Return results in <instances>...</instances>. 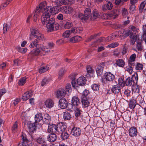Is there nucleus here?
<instances>
[{
    "label": "nucleus",
    "mask_w": 146,
    "mask_h": 146,
    "mask_svg": "<svg viewBox=\"0 0 146 146\" xmlns=\"http://www.w3.org/2000/svg\"><path fill=\"white\" fill-rule=\"evenodd\" d=\"M58 11V9L56 7H46V3L44 2L41 3L36 8L35 13L38 15L41 12L43 13L41 18V22L43 25H46L48 31L52 32L58 30L59 25L55 22V19L50 18V16L52 14H56Z\"/></svg>",
    "instance_id": "f257e3e1"
},
{
    "label": "nucleus",
    "mask_w": 146,
    "mask_h": 146,
    "mask_svg": "<svg viewBox=\"0 0 146 146\" xmlns=\"http://www.w3.org/2000/svg\"><path fill=\"white\" fill-rule=\"evenodd\" d=\"M86 80L84 76H81L79 77L77 80V83L75 79L72 80L71 84L73 87L75 89L78 86H83L86 83Z\"/></svg>",
    "instance_id": "f03ea898"
},
{
    "label": "nucleus",
    "mask_w": 146,
    "mask_h": 146,
    "mask_svg": "<svg viewBox=\"0 0 146 146\" xmlns=\"http://www.w3.org/2000/svg\"><path fill=\"white\" fill-rule=\"evenodd\" d=\"M123 82L122 78H119L118 79V84L119 85H116L112 86L111 91V92L115 94H121V88L119 85H121Z\"/></svg>",
    "instance_id": "7ed1b4c3"
},
{
    "label": "nucleus",
    "mask_w": 146,
    "mask_h": 146,
    "mask_svg": "<svg viewBox=\"0 0 146 146\" xmlns=\"http://www.w3.org/2000/svg\"><path fill=\"white\" fill-rule=\"evenodd\" d=\"M91 12V10L90 8H86L84 11V14H79L78 16V17L83 21L87 20L90 17Z\"/></svg>",
    "instance_id": "20e7f679"
},
{
    "label": "nucleus",
    "mask_w": 146,
    "mask_h": 146,
    "mask_svg": "<svg viewBox=\"0 0 146 146\" xmlns=\"http://www.w3.org/2000/svg\"><path fill=\"white\" fill-rule=\"evenodd\" d=\"M31 35L39 40L43 39L44 36L36 28H33L31 30Z\"/></svg>",
    "instance_id": "39448f33"
},
{
    "label": "nucleus",
    "mask_w": 146,
    "mask_h": 146,
    "mask_svg": "<svg viewBox=\"0 0 146 146\" xmlns=\"http://www.w3.org/2000/svg\"><path fill=\"white\" fill-rule=\"evenodd\" d=\"M113 7V5L111 2L109 1H106V3L102 5V9L104 12H106L110 10Z\"/></svg>",
    "instance_id": "423d86ee"
},
{
    "label": "nucleus",
    "mask_w": 146,
    "mask_h": 146,
    "mask_svg": "<svg viewBox=\"0 0 146 146\" xmlns=\"http://www.w3.org/2000/svg\"><path fill=\"white\" fill-rule=\"evenodd\" d=\"M105 67V63L102 62L98 66L96 69V71L98 76H101L103 74V69Z\"/></svg>",
    "instance_id": "0eeeda50"
},
{
    "label": "nucleus",
    "mask_w": 146,
    "mask_h": 146,
    "mask_svg": "<svg viewBox=\"0 0 146 146\" xmlns=\"http://www.w3.org/2000/svg\"><path fill=\"white\" fill-rule=\"evenodd\" d=\"M37 125V124H36L35 122L32 123L31 121L28 122L27 124V127L30 133H33L36 131V125Z\"/></svg>",
    "instance_id": "6e6552de"
},
{
    "label": "nucleus",
    "mask_w": 146,
    "mask_h": 146,
    "mask_svg": "<svg viewBox=\"0 0 146 146\" xmlns=\"http://www.w3.org/2000/svg\"><path fill=\"white\" fill-rule=\"evenodd\" d=\"M22 142L21 143H19L18 146H30L31 142L28 140L25 137L22 136Z\"/></svg>",
    "instance_id": "1a4fd4ad"
},
{
    "label": "nucleus",
    "mask_w": 146,
    "mask_h": 146,
    "mask_svg": "<svg viewBox=\"0 0 146 146\" xmlns=\"http://www.w3.org/2000/svg\"><path fill=\"white\" fill-rule=\"evenodd\" d=\"M58 133H61L64 131L66 128V126L65 124L63 122H60L57 125Z\"/></svg>",
    "instance_id": "9d476101"
},
{
    "label": "nucleus",
    "mask_w": 146,
    "mask_h": 146,
    "mask_svg": "<svg viewBox=\"0 0 146 146\" xmlns=\"http://www.w3.org/2000/svg\"><path fill=\"white\" fill-rule=\"evenodd\" d=\"M137 96V97L136 100V102L138 103L139 105L142 108H143L145 106H146V104L145 103L143 98L141 96Z\"/></svg>",
    "instance_id": "9b49d317"
},
{
    "label": "nucleus",
    "mask_w": 146,
    "mask_h": 146,
    "mask_svg": "<svg viewBox=\"0 0 146 146\" xmlns=\"http://www.w3.org/2000/svg\"><path fill=\"white\" fill-rule=\"evenodd\" d=\"M137 129L134 127H132L129 130V135L131 137H136L138 134Z\"/></svg>",
    "instance_id": "f8f14e48"
},
{
    "label": "nucleus",
    "mask_w": 146,
    "mask_h": 146,
    "mask_svg": "<svg viewBox=\"0 0 146 146\" xmlns=\"http://www.w3.org/2000/svg\"><path fill=\"white\" fill-rule=\"evenodd\" d=\"M81 132V131L80 128L74 127L71 129V134L74 136H78L80 134Z\"/></svg>",
    "instance_id": "ddd939ff"
},
{
    "label": "nucleus",
    "mask_w": 146,
    "mask_h": 146,
    "mask_svg": "<svg viewBox=\"0 0 146 146\" xmlns=\"http://www.w3.org/2000/svg\"><path fill=\"white\" fill-rule=\"evenodd\" d=\"M48 131L50 133H58L57 125L54 124H50L48 125Z\"/></svg>",
    "instance_id": "4468645a"
},
{
    "label": "nucleus",
    "mask_w": 146,
    "mask_h": 146,
    "mask_svg": "<svg viewBox=\"0 0 146 146\" xmlns=\"http://www.w3.org/2000/svg\"><path fill=\"white\" fill-rule=\"evenodd\" d=\"M104 76L106 80L109 82L112 81L115 78L114 75L110 72H107L105 73Z\"/></svg>",
    "instance_id": "2eb2a0df"
},
{
    "label": "nucleus",
    "mask_w": 146,
    "mask_h": 146,
    "mask_svg": "<svg viewBox=\"0 0 146 146\" xmlns=\"http://www.w3.org/2000/svg\"><path fill=\"white\" fill-rule=\"evenodd\" d=\"M44 105L46 108L50 109L53 107L54 102L51 99H48L44 102Z\"/></svg>",
    "instance_id": "dca6fc26"
},
{
    "label": "nucleus",
    "mask_w": 146,
    "mask_h": 146,
    "mask_svg": "<svg viewBox=\"0 0 146 146\" xmlns=\"http://www.w3.org/2000/svg\"><path fill=\"white\" fill-rule=\"evenodd\" d=\"M59 107L62 109L65 108L67 106V102L65 98L60 99L59 100Z\"/></svg>",
    "instance_id": "f3484780"
},
{
    "label": "nucleus",
    "mask_w": 146,
    "mask_h": 146,
    "mask_svg": "<svg viewBox=\"0 0 146 146\" xmlns=\"http://www.w3.org/2000/svg\"><path fill=\"white\" fill-rule=\"evenodd\" d=\"M132 90L134 94H136L137 96L139 95L140 86L137 84L135 83L132 86Z\"/></svg>",
    "instance_id": "a211bd4d"
},
{
    "label": "nucleus",
    "mask_w": 146,
    "mask_h": 146,
    "mask_svg": "<svg viewBox=\"0 0 146 146\" xmlns=\"http://www.w3.org/2000/svg\"><path fill=\"white\" fill-rule=\"evenodd\" d=\"M33 95L32 92L30 90L25 93L22 96V99L26 101L31 97Z\"/></svg>",
    "instance_id": "6ab92c4d"
},
{
    "label": "nucleus",
    "mask_w": 146,
    "mask_h": 146,
    "mask_svg": "<svg viewBox=\"0 0 146 146\" xmlns=\"http://www.w3.org/2000/svg\"><path fill=\"white\" fill-rule=\"evenodd\" d=\"M66 92L63 88L59 89L56 92V96L58 98H61L64 97L66 94Z\"/></svg>",
    "instance_id": "aec40b11"
},
{
    "label": "nucleus",
    "mask_w": 146,
    "mask_h": 146,
    "mask_svg": "<svg viewBox=\"0 0 146 146\" xmlns=\"http://www.w3.org/2000/svg\"><path fill=\"white\" fill-rule=\"evenodd\" d=\"M38 39L37 38L33 40L32 42L29 45L30 48H33L35 47L37 48H40V45L41 44H38Z\"/></svg>",
    "instance_id": "412c9836"
},
{
    "label": "nucleus",
    "mask_w": 146,
    "mask_h": 146,
    "mask_svg": "<svg viewBox=\"0 0 146 146\" xmlns=\"http://www.w3.org/2000/svg\"><path fill=\"white\" fill-rule=\"evenodd\" d=\"M73 34L75 35H78L82 33L83 29L82 27H75L71 29Z\"/></svg>",
    "instance_id": "4be33fe9"
},
{
    "label": "nucleus",
    "mask_w": 146,
    "mask_h": 146,
    "mask_svg": "<svg viewBox=\"0 0 146 146\" xmlns=\"http://www.w3.org/2000/svg\"><path fill=\"white\" fill-rule=\"evenodd\" d=\"M43 120L42 114L40 113H38L35 115V123L37 124Z\"/></svg>",
    "instance_id": "5701e85b"
},
{
    "label": "nucleus",
    "mask_w": 146,
    "mask_h": 146,
    "mask_svg": "<svg viewBox=\"0 0 146 146\" xmlns=\"http://www.w3.org/2000/svg\"><path fill=\"white\" fill-rule=\"evenodd\" d=\"M72 105L74 107H79L80 105V102L78 97L74 96L72 98Z\"/></svg>",
    "instance_id": "b1692460"
},
{
    "label": "nucleus",
    "mask_w": 146,
    "mask_h": 146,
    "mask_svg": "<svg viewBox=\"0 0 146 146\" xmlns=\"http://www.w3.org/2000/svg\"><path fill=\"white\" fill-rule=\"evenodd\" d=\"M40 48H36V49L33 50L29 54V57L32 58V55L33 56L38 55L40 52Z\"/></svg>",
    "instance_id": "393cba45"
},
{
    "label": "nucleus",
    "mask_w": 146,
    "mask_h": 146,
    "mask_svg": "<svg viewBox=\"0 0 146 146\" xmlns=\"http://www.w3.org/2000/svg\"><path fill=\"white\" fill-rule=\"evenodd\" d=\"M81 102L83 107L86 108L89 106L90 102L87 98H81Z\"/></svg>",
    "instance_id": "a878e982"
},
{
    "label": "nucleus",
    "mask_w": 146,
    "mask_h": 146,
    "mask_svg": "<svg viewBox=\"0 0 146 146\" xmlns=\"http://www.w3.org/2000/svg\"><path fill=\"white\" fill-rule=\"evenodd\" d=\"M57 138L56 135L54 133H51L47 136V139L50 142H53L55 141Z\"/></svg>",
    "instance_id": "bb28decb"
},
{
    "label": "nucleus",
    "mask_w": 146,
    "mask_h": 146,
    "mask_svg": "<svg viewBox=\"0 0 146 146\" xmlns=\"http://www.w3.org/2000/svg\"><path fill=\"white\" fill-rule=\"evenodd\" d=\"M135 83V82L133 80V79L131 77H128L126 80L125 84L126 86H130L134 85Z\"/></svg>",
    "instance_id": "cd10ccee"
},
{
    "label": "nucleus",
    "mask_w": 146,
    "mask_h": 146,
    "mask_svg": "<svg viewBox=\"0 0 146 146\" xmlns=\"http://www.w3.org/2000/svg\"><path fill=\"white\" fill-rule=\"evenodd\" d=\"M99 15L98 11L96 9H94L90 15L91 19L92 20H94L96 19Z\"/></svg>",
    "instance_id": "c85d7f7f"
},
{
    "label": "nucleus",
    "mask_w": 146,
    "mask_h": 146,
    "mask_svg": "<svg viewBox=\"0 0 146 146\" xmlns=\"http://www.w3.org/2000/svg\"><path fill=\"white\" fill-rule=\"evenodd\" d=\"M51 80L50 77H45L42 80L41 85L42 86H45L48 84Z\"/></svg>",
    "instance_id": "c756f323"
},
{
    "label": "nucleus",
    "mask_w": 146,
    "mask_h": 146,
    "mask_svg": "<svg viewBox=\"0 0 146 146\" xmlns=\"http://www.w3.org/2000/svg\"><path fill=\"white\" fill-rule=\"evenodd\" d=\"M81 39L82 38L81 37L78 36H76L70 38V41L72 43H76L80 41Z\"/></svg>",
    "instance_id": "7c9ffc66"
},
{
    "label": "nucleus",
    "mask_w": 146,
    "mask_h": 146,
    "mask_svg": "<svg viewBox=\"0 0 146 146\" xmlns=\"http://www.w3.org/2000/svg\"><path fill=\"white\" fill-rule=\"evenodd\" d=\"M131 39L130 42V44L132 45L135 43L137 39V35L136 33H133L132 34L129 36Z\"/></svg>",
    "instance_id": "2f4dec72"
},
{
    "label": "nucleus",
    "mask_w": 146,
    "mask_h": 146,
    "mask_svg": "<svg viewBox=\"0 0 146 146\" xmlns=\"http://www.w3.org/2000/svg\"><path fill=\"white\" fill-rule=\"evenodd\" d=\"M136 101L134 99L130 100L129 103V107L131 109H133L136 105Z\"/></svg>",
    "instance_id": "473e14b6"
},
{
    "label": "nucleus",
    "mask_w": 146,
    "mask_h": 146,
    "mask_svg": "<svg viewBox=\"0 0 146 146\" xmlns=\"http://www.w3.org/2000/svg\"><path fill=\"white\" fill-rule=\"evenodd\" d=\"M51 117L48 113H45L44 115V118L43 117V121L44 123H48L50 121Z\"/></svg>",
    "instance_id": "72a5a7b5"
},
{
    "label": "nucleus",
    "mask_w": 146,
    "mask_h": 146,
    "mask_svg": "<svg viewBox=\"0 0 146 146\" xmlns=\"http://www.w3.org/2000/svg\"><path fill=\"white\" fill-rule=\"evenodd\" d=\"M63 117L65 120H69L71 117V115L68 112L65 111L64 112Z\"/></svg>",
    "instance_id": "f704fd0d"
},
{
    "label": "nucleus",
    "mask_w": 146,
    "mask_h": 146,
    "mask_svg": "<svg viewBox=\"0 0 146 146\" xmlns=\"http://www.w3.org/2000/svg\"><path fill=\"white\" fill-rule=\"evenodd\" d=\"M73 34L72 29L68 30L65 31L63 34L62 36L65 38L69 37L70 35Z\"/></svg>",
    "instance_id": "c9c22d12"
},
{
    "label": "nucleus",
    "mask_w": 146,
    "mask_h": 146,
    "mask_svg": "<svg viewBox=\"0 0 146 146\" xmlns=\"http://www.w3.org/2000/svg\"><path fill=\"white\" fill-rule=\"evenodd\" d=\"M115 64L118 66L123 67L125 65V62L122 59H118L117 60Z\"/></svg>",
    "instance_id": "e433bc0d"
},
{
    "label": "nucleus",
    "mask_w": 146,
    "mask_h": 146,
    "mask_svg": "<svg viewBox=\"0 0 146 146\" xmlns=\"http://www.w3.org/2000/svg\"><path fill=\"white\" fill-rule=\"evenodd\" d=\"M18 122L17 121H16L13 125L11 128V130L13 133H15L17 131L18 129Z\"/></svg>",
    "instance_id": "4c0bfd02"
},
{
    "label": "nucleus",
    "mask_w": 146,
    "mask_h": 146,
    "mask_svg": "<svg viewBox=\"0 0 146 146\" xmlns=\"http://www.w3.org/2000/svg\"><path fill=\"white\" fill-rule=\"evenodd\" d=\"M146 4V1L145 0L142 1L140 4L139 9V12L142 13L143 10Z\"/></svg>",
    "instance_id": "58836bf2"
},
{
    "label": "nucleus",
    "mask_w": 146,
    "mask_h": 146,
    "mask_svg": "<svg viewBox=\"0 0 146 146\" xmlns=\"http://www.w3.org/2000/svg\"><path fill=\"white\" fill-rule=\"evenodd\" d=\"M110 18H115L118 15V12L116 10H115L114 11H111L110 13Z\"/></svg>",
    "instance_id": "ea45409f"
},
{
    "label": "nucleus",
    "mask_w": 146,
    "mask_h": 146,
    "mask_svg": "<svg viewBox=\"0 0 146 146\" xmlns=\"http://www.w3.org/2000/svg\"><path fill=\"white\" fill-rule=\"evenodd\" d=\"M17 50L20 52L22 53H25L27 51V49L26 48H22L20 46H17L16 47Z\"/></svg>",
    "instance_id": "a19ab883"
},
{
    "label": "nucleus",
    "mask_w": 146,
    "mask_h": 146,
    "mask_svg": "<svg viewBox=\"0 0 146 146\" xmlns=\"http://www.w3.org/2000/svg\"><path fill=\"white\" fill-rule=\"evenodd\" d=\"M74 113L76 117H78L80 116L81 114L80 110L79 107H74Z\"/></svg>",
    "instance_id": "79ce46f5"
},
{
    "label": "nucleus",
    "mask_w": 146,
    "mask_h": 146,
    "mask_svg": "<svg viewBox=\"0 0 146 146\" xmlns=\"http://www.w3.org/2000/svg\"><path fill=\"white\" fill-rule=\"evenodd\" d=\"M60 133L61 138L64 140L68 139L69 136V134L66 132L63 131Z\"/></svg>",
    "instance_id": "37998d69"
},
{
    "label": "nucleus",
    "mask_w": 146,
    "mask_h": 146,
    "mask_svg": "<svg viewBox=\"0 0 146 146\" xmlns=\"http://www.w3.org/2000/svg\"><path fill=\"white\" fill-rule=\"evenodd\" d=\"M128 29H130L132 32L133 31L134 33H137L139 31V29L138 28H137L133 25H130Z\"/></svg>",
    "instance_id": "c03bdc74"
},
{
    "label": "nucleus",
    "mask_w": 146,
    "mask_h": 146,
    "mask_svg": "<svg viewBox=\"0 0 146 146\" xmlns=\"http://www.w3.org/2000/svg\"><path fill=\"white\" fill-rule=\"evenodd\" d=\"M143 65L142 64L137 62L135 65V68L137 70H141L143 69Z\"/></svg>",
    "instance_id": "a18cd8bd"
},
{
    "label": "nucleus",
    "mask_w": 146,
    "mask_h": 146,
    "mask_svg": "<svg viewBox=\"0 0 146 146\" xmlns=\"http://www.w3.org/2000/svg\"><path fill=\"white\" fill-rule=\"evenodd\" d=\"M131 78L133 79V80L135 82V83H138V74L137 72H135Z\"/></svg>",
    "instance_id": "49530a36"
},
{
    "label": "nucleus",
    "mask_w": 146,
    "mask_h": 146,
    "mask_svg": "<svg viewBox=\"0 0 146 146\" xmlns=\"http://www.w3.org/2000/svg\"><path fill=\"white\" fill-rule=\"evenodd\" d=\"M73 26V24L71 21L67 22L64 24V27L65 29H68L70 28Z\"/></svg>",
    "instance_id": "de8ad7c7"
},
{
    "label": "nucleus",
    "mask_w": 146,
    "mask_h": 146,
    "mask_svg": "<svg viewBox=\"0 0 146 146\" xmlns=\"http://www.w3.org/2000/svg\"><path fill=\"white\" fill-rule=\"evenodd\" d=\"M136 48L138 50L141 51L142 50L143 46L141 41H138L136 45Z\"/></svg>",
    "instance_id": "09e8293b"
},
{
    "label": "nucleus",
    "mask_w": 146,
    "mask_h": 146,
    "mask_svg": "<svg viewBox=\"0 0 146 146\" xmlns=\"http://www.w3.org/2000/svg\"><path fill=\"white\" fill-rule=\"evenodd\" d=\"M131 92L130 90L127 89L125 90L124 92V95L127 97V98H129L131 96Z\"/></svg>",
    "instance_id": "8fccbe9b"
},
{
    "label": "nucleus",
    "mask_w": 146,
    "mask_h": 146,
    "mask_svg": "<svg viewBox=\"0 0 146 146\" xmlns=\"http://www.w3.org/2000/svg\"><path fill=\"white\" fill-rule=\"evenodd\" d=\"M49 67L47 66H42L39 69V72L41 74L47 71Z\"/></svg>",
    "instance_id": "3c124183"
},
{
    "label": "nucleus",
    "mask_w": 146,
    "mask_h": 146,
    "mask_svg": "<svg viewBox=\"0 0 146 146\" xmlns=\"http://www.w3.org/2000/svg\"><path fill=\"white\" fill-rule=\"evenodd\" d=\"M40 47L41 50H42L43 51H44L45 52H48L50 50V49L49 48L47 47L42 44L40 45Z\"/></svg>",
    "instance_id": "603ef678"
},
{
    "label": "nucleus",
    "mask_w": 146,
    "mask_h": 146,
    "mask_svg": "<svg viewBox=\"0 0 146 146\" xmlns=\"http://www.w3.org/2000/svg\"><path fill=\"white\" fill-rule=\"evenodd\" d=\"M60 11L62 13L67 14V6H62L60 8Z\"/></svg>",
    "instance_id": "864d4df0"
},
{
    "label": "nucleus",
    "mask_w": 146,
    "mask_h": 146,
    "mask_svg": "<svg viewBox=\"0 0 146 146\" xmlns=\"http://www.w3.org/2000/svg\"><path fill=\"white\" fill-rule=\"evenodd\" d=\"M26 79L27 78L26 77H24L21 78L19 81V84L21 86L23 85L26 83Z\"/></svg>",
    "instance_id": "5fc2aeb1"
},
{
    "label": "nucleus",
    "mask_w": 146,
    "mask_h": 146,
    "mask_svg": "<svg viewBox=\"0 0 146 146\" xmlns=\"http://www.w3.org/2000/svg\"><path fill=\"white\" fill-rule=\"evenodd\" d=\"M119 33L118 31H116L111 35L112 40L117 38L119 37L120 36L119 35Z\"/></svg>",
    "instance_id": "6e6d98bb"
},
{
    "label": "nucleus",
    "mask_w": 146,
    "mask_h": 146,
    "mask_svg": "<svg viewBox=\"0 0 146 146\" xmlns=\"http://www.w3.org/2000/svg\"><path fill=\"white\" fill-rule=\"evenodd\" d=\"M9 26H8L7 24L4 23L3 26V32L4 34L7 33V30L9 29Z\"/></svg>",
    "instance_id": "4d7b16f0"
},
{
    "label": "nucleus",
    "mask_w": 146,
    "mask_h": 146,
    "mask_svg": "<svg viewBox=\"0 0 146 146\" xmlns=\"http://www.w3.org/2000/svg\"><path fill=\"white\" fill-rule=\"evenodd\" d=\"M92 90L95 91H98L99 90V85L97 84H94L91 86Z\"/></svg>",
    "instance_id": "13d9d810"
},
{
    "label": "nucleus",
    "mask_w": 146,
    "mask_h": 146,
    "mask_svg": "<svg viewBox=\"0 0 146 146\" xmlns=\"http://www.w3.org/2000/svg\"><path fill=\"white\" fill-rule=\"evenodd\" d=\"M65 90L66 93L68 92L69 93L71 92V87L70 84H66V88Z\"/></svg>",
    "instance_id": "bf43d9fd"
},
{
    "label": "nucleus",
    "mask_w": 146,
    "mask_h": 146,
    "mask_svg": "<svg viewBox=\"0 0 146 146\" xmlns=\"http://www.w3.org/2000/svg\"><path fill=\"white\" fill-rule=\"evenodd\" d=\"M86 69L87 73L88 74H93L94 71L92 69V67L90 66H88L86 67Z\"/></svg>",
    "instance_id": "052dcab7"
},
{
    "label": "nucleus",
    "mask_w": 146,
    "mask_h": 146,
    "mask_svg": "<svg viewBox=\"0 0 146 146\" xmlns=\"http://www.w3.org/2000/svg\"><path fill=\"white\" fill-rule=\"evenodd\" d=\"M64 68H62L60 70L58 74L59 76L58 78L60 80L61 79L62 76L64 74Z\"/></svg>",
    "instance_id": "680f3d73"
},
{
    "label": "nucleus",
    "mask_w": 146,
    "mask_h": 146,
    "mask_svg": "<svg viewBox=\"0 0 146 146\" xmlns=\"http://www.w3.org/2000/svg\"><path fill=\"white\" fill-rule=\"evenodd\" d=\"M119 45V43L117 42L112 43L107 46V48H114L115 47Z\"/></svg>",
    "instance_id": "e2e57ef3"
},
{
    "label": "nucleus",
    "mask_w": 146,
    "mask_h": 146,
    "mask_svg": "<svg viewBox=\"0 0 146 146\" xmlns=\"http://www.w3.org/2000/svg\"><path fill=\"white\" fill-rule=\"evenodd\" d=\"M133 32L130 29L126 30L124 31L123 33L125 36H128L131 35Z\"/></svg>",
    "instance_id": "0e129e2a"
},
{
    "label": "nucleus",
    "mask_w": 146,
    "mask_h": 146,
    "mask_svg": "<svg viewBox=\"0 0 146 146\" xmlns=\"http://www.w3.org/2000/svg\"><path fill=\"white\" fill-rule=\"evenodd\" d=\"M36 141L37 143L40 144H43L45 142V139L43 137H39L37 138Z\"/></svg>",
    "instance_id": "69168bd1"
},
{
    "label": "nucleus",
    "mask_w": 146,
    "mask_h": 146,
    "mask_svg": "<svg viewBox=\"0 0 146 146\" xmlns=\"http://www.w3.org/2000/svg\"><path fill=\"white\" fill-rule=\"evenodd\" d=\"M63 5H71L73 3L71 0H63Z\"/></svg>",
    "instance_id": "338daca9"
},
{
    "label": "nucleus",
    "mask_w": 146,
    "mask_h": 146,
    "mask_svg": "<svg viewBox=\"0 0 146 146\" xmlns=\"http://www.w3.org/2000/svg\"><path fill=\"white\" fill-rule=\"evenodd\" d=\"M102 15V17L103 19H107L110 18V13H103Z\"/></svg>",
    "instance_id": "774afa93"
}]
</instances>
